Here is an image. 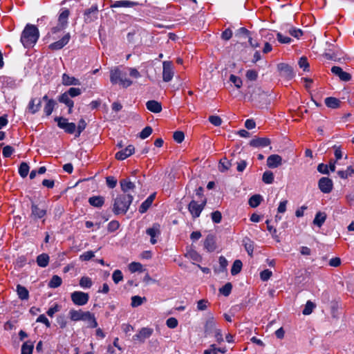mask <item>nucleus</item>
Listing matches in <instances>:
<instances>
[{"mask_svg":"<svg viewBox=\"0 0 354 354\" xmlns=\"http://www.w3.org/2000/svg\"><path fill=\"white\" fill-rule=\"evenodd\" d=\"M57 122V127L63 129L65 133L68 134H73L75 133V138L80 136L82 132L86 129L87 124L84 119L81 118L77 123V126L74 122H68V119L62 116H57L54 118Z\"/></svg>","mask_w":354,"mask_h":354,"instance_id":"nucleus-1","label":"nucleus"},{"mask_svg":"<svg viewBox=\"0 0 354 354\" xmlns=\"http://www.w3.org/2000/svg\"><path fill=\"white\" fill-rule=\"evenodd\" d=\"M39 38V31L35 25L27 24L23 30L20 41L25 48H32Z\"/></svg>","mask_w":354,"mask_h":354,"instance_id":"nucleus-2","label":"nucleus"},{"mask_svg":"<svg viewBox=\"0 0 354 354\" xmlns=\"http://www.w3.org/2000/svg\"><path fill=\"white\" fill-rule=\"evenodd\" d=\"M133 201L131 194H120L114 199L112 211L115 215L125 214Z\"/></svg>","mask_w":354,"mask_h":354,"instance_id":"nucleus-3","label":"nucleus"},{"mask_svg":"<svg viewBox=\"0 0 354 354\" xmlns=\"http://www.w3.org/2000/svg\"><path fill=\"white\" fill-rule=\"evenodd\" d=\"M70 14L71 12L68 8H61L58 14L57 24L50 28V31L46 34V37H52L53 39H56L55 35L68 27Z\"/></svg>","mask_w":354,"mask_h":354,"instance_id":"nucleus-4","label":"nucleus"},{"mask_svg":"<svg viewBox=\"0 0 354 354\" xmlns=\"http://www.w3.org/2000/svg\"><path fill=\"white\" fill-rule=\"evenodd\" d=\"M69 317L72 321H84L88 322V327L95 328L97 327V322L93 313L90 311L71 309L69 311Z\"/></svg>","mask_w":354,"mask_h":354,"instance_id":"nucleus-5","label":"nucleus"},{"mask_svg":"<svg viewBox=\"0 0 354 354\" xmlns=\"http://www.w3.org/2000/svg\"><path fill=\"white\" fill-rule=\"evenodd\" d=\"M110 81L112 84H120L123 88H128L132 84V81L127 78V73L116 67L110 71Z\"/></svg>","mask_w":354,"mask_h":354,"instance_id":"nucleus-6","label":"nucleus"},{"mask_svg":"<svg viewBox=\"0 0 354 354\" xmlns=\"http://www.w3.org/2000/svg\"><path fill=\"white\" fill-rule=\"evenodd\" d=\"M248 93L250 95V100L257 105H263L267 103L268 93L263 91L260 86H250Z\"/></svg>","mask_w":354,"mask_h":354,"instance_id":"nucleus-7","label":"nucleus"},{"mask_svg":"<svg viewBox=\"0 0 354 354\" xmlns=\"http://www.w3.org/2000/svg\"><path fill=\"white\" fill-rule=\"evenodd\" d=\"M207 200L206 198H204L201 201V203H198L197 201L195 200H192L188 204L187 209L189 212V213L192 215V217L193 219H195L196 218H198L202 212V211L204 209L206 204H207Z\"/></svg>","mask_w":354,"mask_h":354,"instance_id":"nucleus-8","label":"nucleus"},{"mask_svg":"<svg viewBox=\"0 0 354 354\" xmlns=\"http://www.w3.org/2000/svg\"><path fill=\"white\" fill-rule=\"evenodd\" d=\"M71 299L75 305L84 306L88 303L89 295L82 291H74L71 295Z\"/></svg>","mask_w":354,"mask_h":354,"instance_id":"nucleus-9","label":"nucleus"},{"mask_svg":"<svg viewBox=\"0 0 354 354\" xmlns=\"http://www.w3.org/2000/svg\"><path fill=\"white\" fill-rule=\"evenodd\" d=\"M162 80L165 82H170L174 75L173 64L169 61H165L162 63Z\"/></svg>","mask_w":354,"mask_h":354,"instance_id":"nucleus-10","label":"nucleus"},{"mask_svg":"<svg viewBox=\"0 0 354 354\" xmlns=\"http://www.w3.org/2000/svg\"><path fill=\"white\" fill-rule=\"evenodd\" d=\"M98 17V7L93 5L91 8L86 9L84 12V21L86 24H90L96 20Z\"/></svg>","mask_w":354,"mask_h":354,"instance_id":"nucleus-11","label":"nucleus"},{"mask_svg":"<svg viewBox=\"0 0 354 354\" xmlns=\"http://www.w3.org/2000/svg\"><path fill=\"white\" fill-rule=\"evenodd\" d=\"M318 187L324 194H328L333 188V180L328 177H322L318 181Z\"/></svg>","mask_w":354,"mask_h":354,"instance_id":"nucleus-12","label":"nucleus"},{"mask_svg":"<svg viewBox=\"0 0 354 354\" xmlns=\"http://www.w3.org/2000/svg\"><path fill=\"white\" fill-rule=\"evenodd\" d=\"M153 330L151 328L144 327L142 328L137 334L133 336V341H138L143 343L145 339L150 337L153 334Z\"/></svg>","mask_w":354,"mask_h":354,"instance_id":"nucleus-13","label":"nucleus"},{"mask_svg":"<svg viewBox=\"0 0 354 354\" xmlns=\"http://www.w3.org/2000/svg\"><path fill=\"white\" fill-rule=\"evenodd\" d=\"M70 32L66 33L59 40L56 41L48 46L52 50H59L63 48L70 41Z\"/></svg>","mask_w":354,"mask_h":354,"instance_id":"nucleus-14","label":"nucleus"},{"mask_svg":"<svg viewBox=\"0 0 354 354\" xmlns=\"http://www.w3.org/2000/svg\"><path fill=\"white\" fill-rule=\"evenodd\" d=\"M0 84L2 88L15 89L17 87V80L13 77L6 75L0 76Z\"/></svg>","mask_w":354,"mask_h":354,"instance_id":"nucleus-15","label":"nucleus"},{"mask_svg":"<svg viewBox=\"0 0 354 354\" xmlns=\"http://www.w3.org/2000/svg\"><path fill=\"white\" fill-rule=\"evenodd\" d=\"M47 211L44 208L39 207V205L35 204L34 202L31 203V214L30 217L33 220H38L43 218L46 215Z\"/></svg>","mask_w":354,"mask_h":354,"instance_id":"nucleus-16","label":"nucleus"},{"mask_svg":"<svg viewBox=\"0 0 354 354\" xmlns=\"http://www.w3.org/2000/svg\"><path fill=\"white\" fill-rule=\"evenodd\" d=\"M160 233V225L156 223H153L151 227H149L146 230V234L150 236V243L153 245L157 243L156 237H158Z\"/></svg>","mask_w":354,"mask_h":354,"instance_id":"nucleus-17","label":"nucleus"},{"mask_svg":"<svg viewBox=\"0 0 354 354\" xmlns=\"http://www.w3.org/2000/svg\"><path fill=\"white\" fill-rule=\"evenodd\" d=\"M277 68L281 75L286 78L290 80L295 76L293 68L291 66L286 63L279 64Z\"/></svg>","mask_w":354,"mask_h":354,"instance_id":"nucleus-18","label":"nucleus"},{"mask_svg":"<svg viewBox=\"0 0 354 354\" xmlns=\"http://www.w3.org/2000/svg\"><path fill=\"white\" fill-rule=\"evenodd\" d=\"M135 152V147L133 145H129L124 149L118 151L115 155V159L118 160H124L131 156Z\"/></svg>","mask_w":354,"mask_h":354,"instance_id":"nucleus-19","label":"nucleus"},{"mask_svg":"<svg viewBox=\"0 0 354 354\" xmlns=\"http://www.w3.org/2000/svg\"><path fill=\"white\" fill-rule=\"evenodd\" d=\"M82 94V90L80 88L71 87L68 91L58 96L57 100H64V99L71 100V97H75Z\"/></svg>","mask_w":354,"mask_h":354,"instance_id":"nucleus-20","label":"nucleus"},{"mask_svg":"<svg viewBox=\"0 0 354 354\" xmlns=\"http://www.w3.org/2000/svg\"><path fill=\"white\" fill-rule=\"evenodd\" d=\"M120 185L122 194H131L130 192H134L136 189V185L128 178L120 180Z\"/></svg>","mask_w":354,"mask_h":354,"instance_id":"nucleus-21","label":"nucleus"},{"mask_svg":"<svg viewBox=\"0 0 354 354\" xmlns=\"http://www.w3.org/2000/svg\"><path fill=\"white\" fill-rule=\"evenodd\" d=\"M271 140L268 138H254L250 141L249 145L255 148L266 147L270 145Z\"/></svg>","mask_w":354,"mask_h":354,"instance_id":"nucleus-22","label":"nucleus"},{"mask_svg":"<svg viewBox=\"0 0 354 354\" xmlns=\"http://www.w3.org/2000/svg\"><path fill=\"white\" fill-rule=\"evenodd\" d=\"M204 248L208 252H214L216 248V237L212 234H209L207 235L205 241H204Z\"/></svg>","mask_w":354,"mask_h":354,"instance_id":"nucleus-23","label":"nucleus"},{"mask_svg":"<svg viewBox=\"0 0 354 354\" xmlns=\"http://www.w3.org/2000/svg\"><path fill=\"white\" fill-rule=\"evenodd\" d=\"M139 3L136 1H132L129 0H119L113 2L110 5L111 8H132L138 6Z\"/></svg>","mask_w":354,"mask_h":354,"instance_id":"nucleus-24","label":"nucleus"},{"mask_svg":"<svg viewBox=\"0 0 354 354\" xmlns=\"http://www.w3.org/2000/svg\"><path fill=\"white\" fill-rule=\"evenodd\" d=\"M282 164V158L278 154H272L267 158V166L269 168H277Z\"/></svg>","mask_w":354,"mask_h":354,"instance_id":"nucleus-25","label":"nucleus"},{"mask_svg":"<svg viewBox=\"0 0 354 354\" xmlns=\"http://www.w3.org/2000/svg\"><path fill=\"white\" fill-rule=\"evenodd\" d=\"M41 106V99L32 98L29 101L27 109L29 113H30L31 114H35L40 110Z\"/></svg>","mask_w":354,"mask_h":354,"instance_id":"nucleus-26","label":"nucleus"},{"mask_svg":"<svg viewBox=\"0 0 354 354\" xmlns=\"http://www.w3.org/2000/svg\"><path fill=\"white\" fill-rule=\"evenodd\" d=\"M146 107L149 111L154 113H158L162 109L161 103L154 100L147 101Z\"/></svg>","mask_w":354,"mask_h":354,"instance_id":"nucleus-27","label":"nucleus"},{"mask_svg":"<svg viewBox=\"0 0 354 354\" xmlns=\"http://www.w3.org/2000/svg\"><path fill=\"white\" fill-rule=\"evenodd\" d=\"M62 84L64 86L80 85V81L77 78L73 76H70L66 73H64L62 75Z\"/></svg>","mask_w":354,"mask_h":354,"instance_id":"nucleus-28","label":"nucleus"},{"mask_svg":"<svg viewBox=\"0 0 354 354\" xmlns=\"http://www.w3.org/2000/svg\"><path fill=\"white\" fill-rule=\"evenodd\" d=\"M227 349L225 346L216 347L215 344H212L209 346V348L204 351L203 354H218V353L225 354L227 353Z\"/></svg>","mask_w":354,"mask_h":354,"instance_id":"nucleus-29","label":"nucleus"},{"mask_svg":"<svg viewBox=\"0 0 354 354\" xmlns=\"http://www.w3.org/2000/svg\"><path fill=\"white\" fill-rule=\"evenodd\" d=\"M215 326L216 324L214 322V319L212 316H211L207 319L204 326V333L205 335H208L212 333L216 329Z\"/></svg>","mask_w":354,"mask_h":354,"instance_id":"nucleus-30","label":"nucleus"},{"mask_svg":"<svg viewBox=\"0 0 354 354\" xmlns=\"http://www.w3.org/2000/svg\"><path fill=\"white\" fill-rule=\"evenodd\" d=\"M89 204L95 207H101L104 204V197L102 196H93L88 198Z\"/></svg>","mask_w":354,"mask_h":354,"instance_id":"nucleus-31","label":"nucleus"},{"mask_svg":"<svg viewBox=\"0 0 354 354\" xmlns=\"http://www.w3.org/2000/svg\"><path fill=\"white\" fill-rule=\"evenodd\" d=\"M16 291L18 297L21 300H28L29 299V291L25 286H23L21 284H17Z\"/></svg>","mask_w":354,"mask_h":354,"instance_id":"nucleus-32","label":"nucleus"},{"mask_svg":"<svg viewBox=\"0 0 354 354\" xmlns=\"http://www.w3.org/2000/svg\"><path fill=\"white\" fill-rule=\"evenodd\" d=\"M325 104L327 107L330 109H337L340 106L341 101L334 97H328L324 100Z\"/></svg>","mask_w":354,"mask_h":354,"instance_id":"nucleus-33","label":"nucleus"},{"mask_svg":"<svg viewBox=\"0 0 354 354\" xmlns=\"http://www.w3.org/2000/svg\"><path fill=\"white\" fill-rule=\"evenodd\" d=\"M327 215L325 212H318L315 214V218L313 221V224L319 227H322L325 223Z\"/></svg>","mask_w":354,"mask_h":354,"instance_id":"nucleus-34","label":"nucleus"},{"mask_svg":"<svg viewBox=\"0 0 354 354\" xmlns=\"http://www.w3.org/2000/svg\"><path fill=\"white\" fill-rule=\"evenodd\" d=\"M50 261L49 255L46 253H42L37 257L36 262L38 266L46 268L48 266Z\"/></svg>","mask_w":354,"mask_h":354,"instance_id":"nucleus-35","label":"nucleus"},{"mask_svg":"<svg viewBox=\"0 0 354 354\" xmlns=\"http://www.w3.org/2000/svg\"><path fill=\"white\" fill-rule=\"evenodd\" d=\"M57 105V102L53 99H50V100H48L44 107V112L46 116H49L52 114L55 106Z\"/></svg>","mask_w":354,"mask_h":354,"instance_id":"nucleus-36","label":"nucleus"},{"mask_svg":"<svg viewBox=\"0 0 354 354\" xmlns=\"http://www.w3.org/2000/svg\"><path fill=\"white\" fill-rule=\"evenodd\" d=\"M337 174L339 178L346 179L354 176V167L348 166L346 170H339Z\"/></svg>","mask_w":354,"mask_h":354,"instance_id":"nucleus-37","label":"nucleus"},{"mask_svg":"<svg viewBox=\"0 0 354 354\" xmlns=\"http://www.w3.org/2000/svg\"><path fill=\"white\" fill-rule=\"evenodd\" d=\"M232 166L231 160H227L226 157L221 158L219 161L218 170L221 172H225Z\"/></svg>","mask_w":354,"mask_h":354,"instance_id":"nucleus-38","label":"nucleus"},{"mask_svg":"<svg viewBox=\"0 0 354 354\" xmlns=\"http://www.w3.org/2000/svg\"><path fill=\"white\" fill-rule=\"evenodd\" d=\"M262 201L263 198L260 194H254L249 198L248 204L251 207L254 208L258 207Z\"/></svg>","mask_w":354,"mask_h":354,"instance_id":"nucleus-39","label":"nucleus"},{"mask_svg":"<svg viewBox=\"0 0 354 354\" xmlns=\"http://www.w3.org/2000/svg\"><path fill=\"white\" fill-rule=\"evenodd\" d=\"M62 283V278L58 275H53L48 282V287L50 288H56L59 287Z\"/></svg>","mask_w":354,"mask_h":354,"instance_id":"nucleus-40","label":"nucleus"},{"mask_svg":"<svg viewBox=\"0 0 354 354\" xmlns=\"http://www.w3.org/2000/svg\"><path fill=\"white\" fill-rule=\"evenodd\" d=\"M34 343L30 341L25 342L21 346V354H32Z\"/></svg>","mask_w":354,"mask_h":354,"instance_id":"nucleus-41","label":"nucleus"},{"mask_svg":"<svg viewBox=\"0 0 354 354\" xmlns=\"http://www.w3.org/2000/svg\"><path fill=\"white\" fill-rule=\"evenodd\" d=\"M242 267V261L239 259L235 260L231 268V274L234 276L239 274L241 271Z\"/></svg>","mask_w":354,"mask_h":354,"instance_id":"nucleus-42","label":"nucleus"},{"mask_svg":"<svg viewBox=\"0 0 354 354\" xmlns=\"http://www.w3.org/2000/svg\"><path fill=\"white\" fill-rule=\"evenodd\" d=\"M243 242L245 250L248 255L252 257L254 252V242L248 238L243 239Z\"/></svg>","mask_w":354,"mask_h":354,"instance_id":"nucleus-43","label":"nucleus"},{"mask_svg":"<svg viewBox=\"0 0 354 354\" xmlns=\"http://www.w3.org/2000/svg\"><path fill=\"white\" fill-rule=\"evenodd\" d=\"M185 257H189L193 261L197 262H200L202 260L201 256L195 250L193 249L188 250L185 254Z\"/></svg>","mask_w":354,"mask_h":354,"instance_id":"nucleus-44","label":"nucleus"},{"mask_svg":"<svg viewBox=\"0 0 354 354\" xmlns=\"http://www.w3.org/2000/svg\"><path fill=\"white\" fill-rule=\"evenodd\" d=\"M251 35V32L245 27L239 28L235 32V37L239 39L248 38Z\"/></svg>","mask_w":354,"mask_h":354,"instance_id":"nucleus-45","label":"nucleus"},{"mask_svg":"<svg viewBox=\"0 0 354 354\" xmlns=\"http://www.w3.org/2000/svg\"><path fill=\"white\" fill-rule=\"evenodd\" d=\"M30 167L28 163L22 162L19 167V174L21 177L26 178L29 172Z\"/></svg>","mask_w":354,"mask_h":354,"instance_id":"nucleus-46","label":"nucleus"},{"mask_svg":"<svg viewBox=\"0 0 354 354\" xmlns=\"http://www.w3.org/2000/svg\"><path fill=\"white\" fill-rule=\"evenodd\" d=\"M261 36L266 39V41L275 42L274 35L272 31L267 30H261Z\"/></svg>","mask_w":354,"mask_h":354,"instance_id":"nucleus-47","label":"nucleus"},{"mask_svg":"<svg viewBox=\"0 0 354 354\" xmlns=\"http://www.w3.org/2000/svg\"><path fill=\"white\" fill-rule=\"evenodd\" d=\"M147 299L145 297H142L140 296H138V295H135V296H133L131 297V306L133 307V308H136V307H138V306H141L144 301H145Z\"/></svg>","mask_w":354,"mask_h":354,"instance_id":"nucleus-48","label":"nucleus"},{"mask_svg":"<svg viewBox=\"0 0 354 354\" xmlns=\"http://www.w3.org/2000/svg\"><path fill=\"white\" fill-rule=\"evenodd\" d=\"M232 289V285L230 282L226 283L223 286L219 288V292L225 297L230 295Z\"/></svg>","mask_w":354,"mask_h":354,"instance_id":"nucleus-49","label":"nucleus"},{"mask_svg":"<svg viewBox=\"0 0 354 354\" xmlns=\"http://www.w3.org/2000/svg\"><path fill=\"white\" fill-rule=\"evenodd\" d=\"M262 180L266 184H272L274 182V174L270 171H266L263 174Z\"/></svg>","mask_w":354,"mask_h":354,"instance_id":"nucleus-50","label":"nucleus"},{"mask_svg":"<svg viewBox=\"0 0 354 354\" xmlns=\"http://www.w3.org/2000/svg\"><path fill=\"white\" fill-rule=\"evenodd\" d=\"M298 64L301 68L304 70V71H310V65L308 62V59L305 56H302L299 58Z\"/></svg>","mask_w":354,"mask_h":354,"instance_id":"nucleus-51","label":"nucleus"},{"mask_svg":"<svg viewBox=\"0 0 354 354\" xmlns=\"http://www.w3.org/2000/svg\"><path fill=\"white\" fill-rule=\"evenodd\" d=\"M93 285L92 280L88 277H82L80 280V286L84 288H90Z\"/></svg>","mask_w":354,"mask_h":354,"instance_id":"nucleus-52","label":"nucleus"},{"mask_svg":"<svg viewBox=\"0 0 354 354\" xmlns=\"http://www.w3.org/2000/svg\"><path fill=\"white\" fill-rule=\"evenodd\" d=\"M266 224L267 230H268V231H269L270 233H271L272 238L276 239L277 241H279V240L278 239L279 236L277 234V230L274 226L270 225V221L268 219L266 220Z\"/></svg>","mask_w":354,"mask_h":354,"instance_id":"nucleus-53","label":"nucleus"},{"mask_svg":"<svg viewBox=\"0 0 354 354\" xmlns=\"http://www.w3.org/2000/svg\"><path fill=\"white\" fill-rule=\"evenodd\" d=\"M315 308V304L311 301H308L302 310V313L305 315H308L312 313L313 308Z\"/></svg>","mask_w":354,"mask_h":354,"instance_id":"nucleus-54","label":"nucleus"},{"mask_svg":"<svg viewBox=\"0 0 354 354\" xmlns=\"http://www.w3.org/2000/svg\"><path fill=\"white\" fill-rule=\"evenodd\" d=\"M120 224L119 221L113 220L110 221L107 225V230L109 232H113L119 229Z\"/></svg>","mask_w":354,"mask_h":354,"instance_id":"nucleus-55","label":"nucleus"},{"mask_svg":"<svg viewBox=\"0 0 354 354\" xmlns=\"http://www.w3.org/2000/svg\"><path fill=\"white\" fill-rule=\"evenodd\" d=\"M230 81L232 82L237 88H240L242 86L243 81L241 77L231 74L230 76Z\"/></svg>","mask_w":354,"mask_h":354,"instance_id":"nucleus-56","label":"nucleus"},{"mask_svg":"<svg viewBox=\"0 0 354 354\" xmlns=\"http://www.w3.org/2000/svg\"><path fill=\"white\" fill-rule=\"evenodd\" d=\"M153 132V129L150 126L145 127L140 133L139 137L141 139H146L148 138Z\"/></svg>","mask_w":354,"mask_h":354,"instance_id":"nucleus-57","label":"nucleus"},{"mask_svg":"<svg viewBox=\"0 0 354 354\" xmlns=\"http://www.w3.org/2000/svg\"><path fill=\"white\" fill-rule=\"evenodd\" d=\"M113 281L115 284L123 280V274L120 270H115L112 274Z\"/></svg>","mask_w":354,"mask_h":354,"instance_id":"nucleus-58","label":"nucleus"},{"mask_svg":"<svg viewBox=\"0 0 354 354\" xmlns=\"http://www.w3.org/2000/svg\"><path fill=\"white\" fill-rule=\"evenodd\" d=\"M129 269L131 272H142V265L139 262H132L129 264Z\"/></svg>","mask_w":354,"mask_h":354,"instance_id":"nucleus-59","label":"nucleus"},{"mask_svg":"<svg viewBox=\"0 0 354 354\" xmlns=\"http://www.w3.org/2000/svg\"><path fill=\"white\" fill-rule=\"evenodd\" d=\"M14 151L15 149L12 147L6 145L3 148L2 155L4 158H10Z\"/></svg>","mask_w":354,"mask_h":354,"instance_id":"nucleus-60","label":"nucleus"},{"mask_svg":"<svg viewBox=\"0 0 354 354\" xmlns=\"http://www.w3.org/2000/svg\"><path fill=\"white\" fill-rule=\"evenodd\" d=\"M272 275V272L269 269L263 270L260 272V279L263 281H267Z\"/></svg>","mask_w":354,"mask_h":354,"instance_id":"nucleus-61","label":"nucleus"},{"mask_svg":"<svg viewBox=\"0 0 354 354\" xmlns=\"http://www.w3.org/2000/svg\"><path fill=\"white\" fill-rule=\"evenodd\" d=\"M288 32L291 36L297 39H299L304 34L301 29L296 28H291Z\"/></svg>","mask_w":354,"mask_h":354,"instance_id":"nucleus-62","label":"nucleus"},{"mask_svg":"<svg viewBox=\"0 0 354 354\" xmlns=\"http://www.w3.org/2000/svg\"><path fill=\"white\" fill-rule=\"evenodd\" d=\"M173 138L174 140L177 142V143H181L184 139H185V134L183 131H176L174 133V135H173Z\"/></svg>","mask_w":354,"mask_h":354,"instance_id":"nucleus-63","label":"nucleus"},{"mask_svg":"<svg viewBox=\"0 0 354 354\" xmlns=\"http://www.w3.org/2000/svg\"><path fill=\"white\" fill-rule=\"evenodd\" d=\"M208 120L215 127H219L222 124V119L218 115H210Z\"/></svg>","mask_w":354,"mask_h":354,"instance_id":"nucleus-64","label":"nucleus"}]
</instances>
